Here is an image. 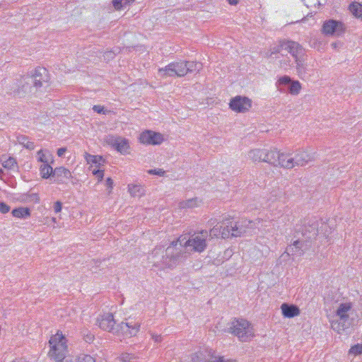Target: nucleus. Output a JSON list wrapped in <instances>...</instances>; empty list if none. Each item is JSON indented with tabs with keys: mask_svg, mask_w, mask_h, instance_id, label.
I'll list each match as a JSON object with an SVG mask.
<instances>
[{
	"mask_svg": "<svg viewBox=\"0 0 362 362\" xmlns=\"http://www.w3.org/2000/svg\"><path fill=\"white\" fill-rule=\"evenodd\" d=\"M208 239H210L208 231L202 230L193 233L189 238H187L186 235H181L178 238V242L185 246V249L187 250L188 252L201 253L207 247Z\"/></svg>",
	"mask_w": 362,
	"mask_h": 362,
	"instance_id": "1",
	"label": "nucleus"
},
{
	"mask_svg": "<svg viewBox=\"0 0 362 362\" xmlns=\"http://www.w3.org/2000/svg\"><path fill=\"white\" fill-rule=\"evenodd\" d=\"M48 356L54 362H63L68 354L67 339L62 332H57L49 340Z\"/></svg>",
	"mask_w": 362,
	"mask_h": 362,
	"instance_id": "2",
	"label": "nucleus"
},
{
	"mask_svg": "<svg viewBox=\"0 0 362 362\" xmlns=\"http://www.w3.org/2000/svg\"><path fill=\"white\" fill-rule=\"evenodd\" d=\"M188 250L185 246L178 242L173 241L165 250V257L163 259V264L168 267H173L179 262L185 260L188 256Z\"/></svg>",
	"mask_w": 362,
	"mask_h": 362,
	"instance_id": "3",
	"label": "nucleus"
},
{
	"mask_svg": "<svg viewBox=\"0 0 362 362\" xmlns=\"http://www.w3.org/2000/svg\"><path fill=\"white\" fill-rule=\"evenodd\" d=\"M352 303L350 302L340 303L336 310V316L337 320L331 321V327L339 334L346 330L349 327L348 320L349 319V312L352 309Z\"/></svg>",
	"mask_w": 362,
	"mask_h": 362,
	"instance_id": "4",
	"label": "nucleus"
},
{
	"mask_svg": "<svg viewBox=\"0 0 362 362\" xmlns=\"http://www.w3.org/2000/svg\"><path fill=\"white\" fill-rule=\"evenodd\" d=\"M229 329L230 333L236 336L243 342L250 340L254 336L252 326L245 319H234Z\"/></svg>",
	"mask_w": 362,
	"mask_h": 362,
	"instance_id": "5",
	"label": "nucleus"
},
{
	"mask_svg": "<svg viewBox=\"0 0 362 362\" xmlns=\"http://www.w3.org/2000/svg\"><path fill=\"white\" fill-rule=\"evenodd\" d=\"M185 61H178L170 63L164 68L158 69V75L162 78L167 77H182L186 75Z\"/></svg>",
	"mask_w": 362,
	"mask_h": 362,
	"instance_id": "6",
	"label": "nucleus"
},
{
	"mask_svg": "<svg viewBox=\"0 0 362 362\" xmlns=\"http://www.w3.org/2000/svg\"><path fill=\"white\" fill-rule=\"evenodd\" d=\"M345 29L344 24L341 21L329 19L323 23L321 32L326 36H340Z\"/></svg>",
	"mask_w": 362,
	"mask_h": 362,
	"instance_id": "7",
	"label": "nucleus"
},
{
	"mask_svg": "<svg viewBox=\"0 0 362 362\" xmlns=\"http://www.w3.org/2000/svg\"><path fill=\"white\" fill-rule=\"evenodd\" d=\"M229 226L230 237H240L248 232V230L254 226L252 221L242 219L241 221L233 222L230 219H227Z\"/></svg>",
	"mask_w": 362,
	"mask_h": 362,
	"instance_id": "8",
	"label": "nucleus"
},
{
	"mask_svg": "<svg viewBox=\"0 0 362 362\" xmlns=\"http://www.w3.org/2000/svg\"><path fill=\"white\" fill-rule=\"evenodd\" d=\"M140 143L146 145H160L164 141L163 135L159 132L146 130L140 134Z\"/></svg>",
	"mask_w": 362,
	"mask_h": 362,
	"instance_id": "9",
	"label": "nucleus"
},
{
	"mask_svg": "<svg viewBox=\"0 0 362 362\" xmlns=\"http://www.w3.org/2000/svg\"><path fill=\"white\" fill-rule=\"evenodd\" d=\"M229 106L235 112H245L251 107L252 101L247 97L238 95L230 100Z\"/></svg>",
	"mask_w": 362,
	"mask_h": 362,
	"instance_id": "10",
	"label": "nucleus"
},
{
	"mask_svg": "<svg viewBox=\"0 0 362 362\" xmlns=\"http://www.w3.org/2000/svg\"><path fill=\"white\" fill-rule=\"evenodd\" d=\"M141 323L139 321H134L132 319L127 320L119 325L120 331L126 337L136 336L139 332Z\"/></svg>",
	"mask_w": 362,
	"mask_h": 362,
	"instance_id": "11",
	"label": "nucleus"
},
{
	"mask_svg": "<svg viewBox=\"0 0 362 362\" xmlns=\"http://www.w3.org/2000/svg\"><path fill=\"white\" fill-rule=\"evenodd\" d=\"M97 324L99 327L105 331L115 332L116 322L112 313H107L100 315L97 318Z\"/></svg>",
	"mask_w": 362,
	"mask_h": 362,
	"instance_id": "12",
	"label": "nucleus"
},
{
	"mask_svg": "<svg viewBox=\"0 0 362 362\" xmlns=\"http://www.w3.org/2000/svg\"><path fill=\"white\" fill-rule=\"evenodd\" d=\"M209 233V238H218L221 236L223 238H228L230 237L229 226L227 219L222 221L221 224H216Z\"/></svg>",
	"mask_w": 362,
	"mask_h": 362,
	"instance_id": "13",
	"label": "nucleus"
},
{
	"mask_svg": "<svg viewBox=\"0 0 362 362\" xmlns=\"http://www.w3.org/2000/svg\"><path fill=\"white\" fill-rule=\"evenodd\" d=\"M107 142L120 153H127L129 145V141L127 139L121 136H110L107 138Z\"/></svg>",
	"mask_w": 362,
	"mask_h": 362,
	"instance_id": "14",
	"label": "nucleus"
},
{
	"mask_svg": "<svg viewBox=\"0 0 362 362\" xmlns=\"http://www.w3.org/2000/svg\"><path fill=\"white\" fill-rule=\"evenodd\" d=\"M28 80L34 85L36 88L43 87L47 85V71L45 68H38L35 69V74Z\"/></svg>",
	"mask_w": 362,
	"mask_h": 362,
	"instance_id": "15",
	"label": "nucleus"
},
{
	"mask_svg": "<svg viewBox=\"0 0 362 362\" xmlns=\"http://www.w3.org/2000/svg\"><path fill=\"white\" fill-rule=\"evenodd\" d=\"M281 48L289 52L294 59L302 57L304 52V49L302 46L294 41H281Z\"/></svg>",
	"mask_w": 362,
	"mask_h": 362,
	"instance_id": "16",
	"label": "nucleus"
},
{
	"mask_svg": "<svg viewBox=\"0 0 362 362\" xmlns=\"http://www.w3.org/2000/svg\"><path fill=\"white\" fill-rule=\"evenodd\" d=\"M293 168L296 166H304L314 160V155L304 149L296 151L294 157L292 158Z\"/></svg>",
	"mask_w": 362,
	"mask_h": 362,
	"instance_id": "17",
	"label": "nucleus"
},
{
	"mask_svg": "<svg viewBox=\"0 0 362 362\" xmlns=\"http://www.w3.org/2000/svg\"><path fill=\"white\" fill-rule=\"evenodd\" d=\"M214 352L207 348L200 349L192 356V362H212Z\"/></svg>",
	"mask_w": 362,
	"mask_h": 362,
	"instance_id": "18",
	"label": "nucleus"
},
{
	"mask_svg": "<svg viewBox=\"0 0 362 362\" xmlns=\"http://www.w3.org/2000/svg\"><path fill=\"white\" fill-rule=\"evenodd\" d=\"M267 157V149L254 148L248 152V158L254 163L265 162Z\"/></svg>",
	"mask_w": 362,
	"mask_h": 362,
	"instance_id": "19",
	"label": "nucleus"
},
{
	"mask_svg": "<svg viewBox=\"0 0 362 362\" xmlns=\"http://www.w3.org/2000/svg\"><path fill=\"white\" fill-rule=\"evenodd\" d=\"M281 309L285 317L291 318L300 315V310L295 305L283 303L281 306Z\"/></svg>",
	"mask_w": 362,
	"mask_h": 362,
	"instance_id": "20",
	"label": "nucleus"
},
{
	"mask_svg": "<svg viewBox=\"0 0 362 362\" xmlns=\"http://www.w3.org/2000/svg\"><path fill=\"white\" fill-rule=\"evenodd\" d=\"M304 243L300 240H296L293 245L286 248V252L288 255H302L305 252Z\"/></svg>",
	"mask_w": 362,
	"mask_h": 362,
	"instance_id": "21",
	"label": "nucleus"
},
{
	"mask_svg": "<svg viewBox=\"0 0 362 362\" xmlns=\"http://www.w3.org/2000/svg\"><path fill=\"white\" fill-rule=\"evenodd\" d=\"M281 154V152L278 151L276 148L270 150L267 149L265 163H267L274 167H276L277 163L279 164L278 160L279 159Z\"/></svg>",
	"mask_w": 362,
	"mask_h": 362,
	"instance_id": "22",
	"label": "nucleus"
},
{
	"mask_svg": "<svg viewBox=\"0 0 362 362\" xmlns=\"http://www.w3.org/2000/svg\"><path fill=\"white\" fill-rule=\"evenodd\" d=\"M0 162L5 169L8 170L18 171V163L13 157L9 156L8 158H6L5 156H2L0 157Z\"/></svg>",
	"mask_w": 362,
	"mask_h": 362,
	"instance_id": "23",
	"label": "nucleus"
},
{
	"mask_svg": "<svg viewBox=\"0 0 362 362\" xmlns=\"http://www.w3.org/2000/svg\"><path fill=\"white\" fill-rule=\"evenodd\" d=\"M293 157H290L289 153H281L277 163L276 167H280L286 169L293 168Z\"/></svg>",
	"mask_w": 362,
	"mask_h": 362,
	"instance_id": "24",
	"label": "nucleus"
},
{
	"mask_svg": "<svg viewBox=\"0 0 362 362\" xmlns=\"http://www.w3.org/2000/svg\"><path fill=\"white\" fill-rule=\"evenodd\" d=\"M85 158H86V162L88 163V164H90L91 166L90 168H93V165H95V168L96 169H99V168L103 165V163H105V160L103 159V158L101 156H95V155H91V154H89V153H86L85 155Z\"/></svg>",
	"mask_w": 362,
	"mask_h": 362,
	"instance_id": "25",
	"label": "nucleus"
},
{
	"mask_svg": "<svg viewBox=\"0 0 362 362\" xmlns=\"http://www.w3.org/2000/svg\"><path fill=\"white\" fill-rule=\"evenodd\" d=\"M202 204V201L195 197L180 202L179 206L181 209H192L201 206Z\"/></svg>",
	"mask_w": 362,
	"mask_h": 362,
	"instance_id": "26",
	"label": "nucleus"
},
{
	"mask_svg": "<svg viewBox=\"0 0 362 362\" xmlns=\"http://www.w3.org/2000/svg\"><path fill=\"white\" fill-rule=\"evenodd\" d=\"M128 192L134 197H141L145 194V189L141 185H128Z\"/></svg>",
	"mask_w": 362,
	"mask_h": 362,
	"instance_id": "27",
	"label": "nucleus"
},
{
	"mask_svg": "<svg viewBox=\"0 0 362 362\" xmlns=\"http://www.w3.org/2000/svg\"><path fill=\"white\" fill-rule=\"evenodd\" d=\"M12 215L16 218H26L30 216V211L28 208L20 207L14 209L12 211Z\"/></svg>",
	"mask_w": 362,
	"mask_h": 362,
	"instance_id": "28",
	"label": "nucleus"
},
{
	"mask_svg": "<svg viewBox=\"0 0 362 362\" xmlns=\"http://www.w3.org/2000/svg\"><path fill=\"white\" fill-rule=\"evenodd\" d=\"M185 62L187 65L185 66L186 74L194 71L199 72L202 68V64L201 63L192 61H185Z\"/></svg>",
	"mask_w": 362,
	"mask_h": 362,
	"instance_id": "29",
	"label": "nucleus"
},
{
	"mask_svg": "<svg viewBox=\"0 0 362 362\" xmlns=\"http://www.w3.org/2000/svg\"><path fill=\"white\" fill-rule=\"evenodd\" d=\"M40 174L42 178L47 179L51 175L54 176V170L51 165L48 164V163H43L40 168Z\"/></svg>",
	"mask_w": 362,
	"mask_h": 362,
	"instance_id": "30",
	"label": "nucleus"
},
{
	"mask_svg": "<svg viewBox=\"0 0 362 362\" xmlns=\"http://www.w3.org/2000/svg\"><path fill=\"white\" fill-rule=\"evenodd\" d=\"M54 176L65 179H70L71 177V173L68 169L64 167H59L54 170Z\"/></svg>",
	"mask_w": 362,
	"mask_h": 362,
	"instance_id": "31",
	"label": "nucleus"
},
{
	"mask_svg": "<svg viewBox=\"0 0 362 362\" xmlns=\"http://www.w3.org/2000/svg\"><path fill=\"white\" fill-rule=\"evenodd\" d=\"M351 13L356 18H362V5L359 3H353L349 6Z\"/></svg>",
	"mask_w": 362,
	"mask_h": 362,
	"instance_id": "32",
	"label": "nucleus"
},
{
	"mask_svg": "<svg viewBox=\"0 0 362 362\" xmlns=\"http://www.w3.org/2000/svg\"><path fill=\"white\" fill-rule=\"evenodd\" d=\"M289 85V93L293 95H298L302 88L300 83L298 81H292Z\"/></svg>",
	"mask_w": 362,
	"mask_h": 362,
	"instance_id": "33",
	"label": "nucleus"
},
{
	"mask_svg": "<svg viewBox=\"0 0 362 362\" xmlns=\"http://www.w3.org/2000/svg\"><path fill=\"white\" fill-rule=\"evenodd\" d=\"M138 357L132 354L122 353L119 357L121 362H136Z\"/></svg>",
	"mask_w": 362,
	"mask_h": 362,
	"instance_id": "34",
	"label": "nucleus"
},
{
	"mask_svg": "<svg viewBox=\"0 0 362 362\" xmlns=\"http://www.w3.org/2000/svg\"><path fill=\"white\" fill-rule=\"evenodd\" d=\"M18 141L27 149L33 150L35 148L34 143L29 141L28 138L24 136L18 137Z\"/></svg>",
	"mask_w": 362,
	"mask_h": 362,
	"instance_id": "35",
	"label": "nucleus"
},
{
	"mask_svg": "<svg viewBox=\"0 0 362 362\" xmlns=\"http://www.w3.org/2000/svg\"><path fill=\"white\" fill-rule=\"evenodd\" d=\"M71 362H95V360L90 355H81L72 358Z\"/></svg>",
	"mask_w": 362,
	"mask_h": 362,
	"instance_id": "36",
	"label": "nucleus"
},
{
	"mask_svg": "<svg viewBox=\"0 0 362 362\" xmlns=\"http://www.w3.org/2000/svg\"><path fill=\"white\" fill-rule=\"evenodd\" d=\"M295 61L296 64V69L298 74L305 72L304 62L303 59H302V57H299L297 59H295Z\"/></svg>",
	"mask_w": 362,
	"mask_h": 362,
	"instance_id": "37",
	"label": "nucleus"
},
{
	"mask_svg": "<svg viewBox=\"0 0 362 362\" xmlns=\"http://www.w3.org/2000/svg\"><path fill=\"white\" fill-rule=\"evenodd\" d=\"M281 49H283L281 48V42L279 45L274 46L272 48H271L268 52H267L265 54V57H270L273 54L280 52V51Z\"/></svg>",
	"mask_w": 362,
	"mask_h": 362,
	"instance_id": "38",
	"label": "nucleus"
},
{
	"mask_svg": "<svg viewBox=\"0 0 362 362\" xmlns=\"http://www.w3.org/2000/svg\"><path fill=\"white\" fill-rule=\"evenodd\" d=\"M81 334H82V335H83V337L84 340H85L86 342L90 343V342H91V341H93V339H94V335H93V334H92L90 332H89V331H88V330H87V329H83V330L81 331Z\"/></svg>",
	"mask_w": 362,
	"mask_h": 362,
	"instance_id": "39",
	"label": "nucleus"
},
{
	"mask_svg": "<svg viewBox=\"0 0 362 362\" xmlns=\"http://www.w3.org/2000/svg\"><path fill=\"white\" fill-rule=\"evenodd\" d=\"M349 353L354 354L355 355L361 354H362V343L357 344L353 346L350 349Z\"/></svg>",
	"mask_w": 362,
	"mask_h": 362,
	"instance_id": "40",
	"label": "nucleus"
},
{
	"mask_svg": "<svg viewBox=\"0 0 362 362\" xmlns=\"http://www.w3.org/2000/svg\"><path fill=\"white\" fill-rule=\"evenodd\" d=\"M92 173L96 177L98 182L102 181L103 176H104V170H103L93 168Z\"/></svg>",
	"mask_w": 362,
	"mask_h": 362,
	"instance_id": "41",
	"label": "nucleus"
},
{
	"mask_svg": "<svg viewBox=\"0 0 362 362\" xmlns=\"http://www.w3.org/2000/svg\"><path fill=\"white\" fill-rule=\"evenodd\" d=\"M292 81L291 78L288 76H284L279 78L276 84L278 85H288Z\"/></svg>",
	"mask_w": 362,
	"mask_h": 362,
	"instance_id": "42",
	"label": "nucleus"
},
{
	"mask_svg": "<svg viewBox=\"0 0 362 362\" xmlns=\"http://www.w3.org/2000/svg\"><path fill=\"white\" fill-rule=\"evenodd\" d=\"M93 110L94 112L98 113V114H103V115H106L107 114L108 112H110L109 110H107L104 108L103 106L102 105H94L93 107Z\"/></svg>",
	"mask_w": 362,
	"mask_h": 362,
	"instance_id": "43",
	"label": "nucleus"
},
{
	"mask_svg": "<svg viewBox=\"0 0 362 362\" xmlns=\"http://www.w3.org/2000/svg\"><path fill=\"white\" fill-rule=\"evenodd\" d=\"M212 362H236L235 360L225 358L224 356H218L214 355V361Z\"/></svg>",
	"mask_w": 362,
	"mask_h": 362,
	"instance_id": "44",
	"label": "nucleus"
},
{
	"mask_svg": "<svg viewBox=\"0 0 362 362\" xmlns=\"http://www.w3.org/2000/svg\"><path fill=\"white\" fill-rule=\"evenodd\" d=\"M148 173L150 175H157L159 176H163L165 172L163 169L158 168L148 170Z\"/></svg>",
	"mask_w": 362,
	"mask_h": 362,
	"instance_id": "45",
	"label": "nucleus"
},
{
	"mask_svg": "<svg viewBox=\"0 0 362 362\" xmlns=\"http://www.w3.org/2000/svg\"><path fill=\"white\" fill-rule=\"evenodd\" d=\"M37 156H38V158H37L38 161L43 163H48V160L45 157L43 150L41 149L37 151Z\"/></svg>",
	"mask_w": 362,
	"mask_h": 362,
	"instance_id": "46",
	"label": "nucleus"
},
{
	"mask_svg": "<svg viewBox=\"0 0 362 362\" xmlns=\"http://www.w3.org/2000/svg\"><path fill=\"white\" fill-rule=\"evenodd\" d=\"M151 339L154 341L156 343L161 342L163 340V337L160 334H156L154 332H149Z\"/></svg>",
	"mask_w": 362,
	"mask_h": 362,
	"instance_id": "47",
	"label": "nucleus"
},
{
	"mask_svg": "<svg viewBox=\"0 0 362 362\" xmlns=\"http://www.w3.org/2000/svg\"><path fill=\"white\" fill-rule=\"evenodd\" d=\"M10 206L4 202H0V211L2 214H6L9 211Z\"/></svg>",
	"mask_w": 362,
	"mask_h": 362,
	"instance_id": "48",
	"label": "nucleus"
},
{
	"mask_svg": "<svg viewBox=\"0 0 362 362\" xmlns=\"http://www.w3.org/2000/svg\"><path fill=\"white\" fill-rule=\"evenodd\" d=\"M124 0H112V5L116 10H120L122 8V2Z\"/></svg>",
	"mask_w": 362,
	"mask_h": 362,
	"instance_id": "49",
	"label": "nucleus"
},
{
	"mask_svg": "<svg viewBox=\"0 0 362 362\" xmlns=\"http://www.w3.org/2000/svg\"><path fill=\"white\" fill-rule=\"evenodd\" d=\"M62 204L61 202L57 201L54 204V210L55 213H59L62 211Z\"/></svg>",
	"mask_w": 362,
	"mask_h": 362,
	"instance_id": "50",
	"label": "nucleus"
},
{
	"mask_svg": "<svg viewBox=\"0 0 362 362\" xmlns=\"http://www.w3.org/2000/svg\"><path fill=\"white\" fill-rule=\"evenodd\" d=\"M105 185H106L107 189H109V193H110L112 192V189L113 187V180L110 177H108L106 180Z\"/></svg>",
	"mask_w": 362,
	"mask_h": 362,
	"instance_id": "51",
	"label": "nucleus"
},
{
	"mask_svg": "<svg viewBox=\"0 0 362 362\" xmlns=\"http://www.w3.org/2000/svg\"><path fill=\"white\" fill-rule=\"evenodd\" d=\"M66 151V148H60L57 150V156L59 157H62L64 156V154L65 153Z\"/></svg>",
	"mask_w": 362,
	"mask_h": 362,
	"instance_id": "52",
	"label": "nucleus"
},
{
	"mask_svg": "<svg viewBox=\"0 0 362 362\" xmlns=\"http://www.w3.org/2000/svg\"><path fill=\"white\" fill-rule=\"evenodd\" d=\"M105 56H107V58L112 59L115 57V54L112 52H107L105 53L104 57H105Z\"/></svg>",
	"mask_w": 362,
	"mask_h": 362,
	"instance_id": "53",
	"label": "nucleus"
},
{
	"mask_svg": "<svg viewBox=\"0 0 362 362\" xmlns=\"http://www.w3.org/2000/svg\"><path fill=\"white\" fill-rule=\"evenodd\" d=\"M238 1V0H228L229 4L231 5H236Z\"/></svg>",
	"mask_w": 362,
	"mask_h": 362,
	"instance_id": "54",
	"label": "nucleus"
},
{
	"mask_svg": "<svg viewBox=\"0 0 362 362\" xmlns=\"http://www.w3.org/2000/svg\"><path fill=\"white\" fill-rule=\"evenodd\" d=\"M135 0H124V4H130L133 3Z\"/></svg>",
	"mask_w": 362,
	"mask_h": 362,
	"instance_id": "55",
	"label": "nucleus"
},
{
	"mask_svg": "<svg viewBox=\"0 0 362 362\" xmlns=\"http://www.w3.org/2000/svg\"><path fill=\"white\" fill-rule=\"evenodd\" d=\"M4 175V171L1 168H0V178L3 179Z\"/></svg>",
	"mask_w": 362,
	"mask_h": 362,
	"instance_id": "56",
	"label": "nucleus"
},
{
	"mask_svg": "<svg viewBox=\"0 0 362 362\" xmlns=\"http://www.w3.org/2000/svg\"><path fill=\"white\" fill-rule=\"evenodd\" d=\"M317 228L315 227V228H313V235H313V236L316 235H317Z\"/></svg>",
	"mask_w": 362,
	"mask_h": 362,
	"instance_id": "57",
	"label": "nucleus"
},
{
	"mask_svg": "<svg viewBox=\"0 0 362 362\" xmlns=\"http://www.w3.org/2000/svg\"><path fill=\"white\" fill-rule=\"evenodd\" d=\"M52 221L55 223L56 222V218H52Z\"/></svg>",
	"mask_w": 362,
	"mask_h": 362,
	"instance_id": "58",
	"label": "nucleus"
},
{
	"mask_svg": "<svg viewBox=\"0 0 362 362\" xmlns=\"http://www.w3.org/2000/svg\"><path fill=\"white\" fill-rule=\"evenodd\" d=\"M16 92H17L18 93H20V90H19L18 89L16 90Z\"/></svg>",
	"mask_w": 362,
	"mask_h": 362,
	"instance_id": "59",
	"label": "nucleus"
}]
</instances>
